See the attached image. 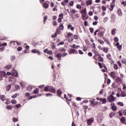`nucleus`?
Instances as JSON below:
<instances>
[{
    "label": "nucleus",
    "mask_w": 126,
    "mask_h": 126,
    "mask_svg": "<svg viewBox=\"0 0 126 126\" xmlns=\"http://www.w3.org/2000/svg\"><path fill=\"white\" fill-rule=\"evenodd\" d=\"M80 13L83 14L82 15L83 20H87V19L89 18V16L87 15V11H86V8L82 9L81 10Z\"/></svg>",
    "instance_id": "1"
},
{
    "label": "nucleus",
    "mask_w": 126,
    "mask_h": 126,
    "mask_svg": "<svg viewBox=\"0 0 126 126\" xmlns=\"http://www.w3.org/2000/svg\"><path fill=\"white\" fill-rule=\"evenodd\" d=\"M90 103H91V105H92L93 107H95V106H98L99 102L98 101H95L94 99H92L90 100Z\"/></svg>",
    "instance_id": "2"
},
{
    "label": "nucleus",
    "mask_w": 126,
    "mask_h": 126,
    "mask_svg": "<svg viewBox=\"0 0 126 126\" xmlns=\"http://www.w3.org/2000/svg\"><path fill=\"white\" fill-rule=\"evenodd\" d=\"M107 100H108L110 103H112V102L116 101V98L113 96V94H111L107 98Z\"/></svg>",
    "instance_id": "3"
},
{
    "label": "nucleus",
    "mask_w": 126,
    "mask_h": 126,
    "mask_svg": "<svg viewBox=\"0 0 126 126\" xmlns=\"http://www.w3.org/2000/svg\"><path fill=\"white\" fill-rule=\"evenodd\" d=\"M109 75H110L113 79H115L117 78V73L115 71H112L109 73Z\"/></svg>",
    "instance_id": "4"
},
{
    "label": "nucleus",
    "mask_w": 126,
    "mask_h": 126,
    "mask_svg": "<svg viewBox=\"0 0 126 126\" xmlns=\"http://www.w3.org/2000/svg\"><path fill=\"white\" fill-rule=\"evenodd\" d=\"M98 49L100 48V50H102L103 52H104V53H105L106 54H107V53H108V51H109V48L108 47H104L103 48L101 47V46H98Z\"/></svg>",
    "instance_id": "5"
},
{
    "label": "nucleus",
    "mask_w": 126,
    "mask_h": 126,
    "mask_svg": "<svg viewBox=\"0 0 126 126\" xmlns=\"http://www.w3.org/2000/svg\"><path fill=\"white\" fill-rule=\"evenodd\" d=\"M55 57L57 58L58 61H62V57H63V55L61 53H58L55 55Z\"/></svg>",
    "instance_id": "6"
},
{
    "label": "nucleus",
    "mask_w": 126,
    "mask_h": 126,
    "mask_svg": "<svg viewBox=\"0 0 126 126\" xmlns=\"http://www.w3.org/2000/svg\"><path fill=\"white\" fill-rule=\"evenodd\" d=\"M115 81L116 82V83H120L122 84L123 83V79H122V78H121V77H117L116 80Z\"/></svg>",
    "instance_id": "7"
},
{
    "label": "nucleus",
    "mask_w": 126,
    "mask_h": 126,
    "mask_svg": "<svg viewBox=\"0 0 126 126\" xmlns=\"http://www.w3.org/2000/svg\"><path fill=\"white\" fill-rule=\"evenodd\" d=\"M116 46L117 47V49H118L119 51L121 52V50H122V45H120V43L117 42L116 44Z\"/></svg>",
    "instance_id": "8"
},
{
    "label": "nucleus",
    "mask_w": 126,
    "mask_h": 126,
    "mask_svg": "<svg viewBox=\"0 0 126 126\" xmlns=\"http://www.w3.org/2000/svg\"><path fill=\"white\" fill-rule=\"evenodd\" d=\"M111 109L113 111H116L117 110V106L115 105V103H113L111 104Z\"/></svg>",
    "instance_id": "9"
},
{
    "label": "nucleus",
    "mask_w": 126,
    "mask_h": 126,
    "mask_svg": "<svg viewBox=\"0 0 126 126\" xmlns=\"http://www.w3.org/2000/svg\"><path fill=\"white\" fill-rule=\"evenodd\" d=\"M57 93L58 97H61V96H62V94H63V92L62 90H61V89H59L57 90Z\"/></svg>",
    "instance_id": "10"
},
{
    "label": "nucleus",
    "mask_w": 126,
    "mask_h": 126,
    "mask_svg": "<svg viewBox=\"0 0 126 126\" xmlns=\"http://www.w3.org/2000/svg\"><path fill=\"white\" fill-rule=\"evenodd\" d=\"M107 58L110 62H113V59H112V55L111 54L108 53L107 54Z\"/></svg>",
    "instance_id": "11"
},
{
    "label": "nucleus",
    "mask_w": 126,
    "mask_h": 126,
    "mask_svg": "<svg viewBox=\"0 0 126 126\" xmlns=\"http://www.w3.org/2000/svg\"><path fill=\"white\" fill-rule=\"evenodd\" d=\"M0 76H3L4 77H6L7 76V75H6V73L3 71L0 72Z\"/></svg>",
    "instance_id": "12"
},
{
    "label": "nucleus",
    "mask_w": 126,
    "mask_h": 126,
    "mask_svg": "<svg viewBox=\"0 0 126 126\" xmlns=\"http://www.w3.org/2000/svg\"><path fill=\"white\" fill-rule=\"evenodd\" d=\"M120 121L121 122V123H122V124L126 125V123H125V122H126V117H122L120 119Z\"/></svg>",
    "instance_id": "13"
},
{
    "label": "nucleus",
    "mask_w": 126,
    "mask_h": 126,
    "mask_svg": "<svg viewBox=\"0 0 126 126\" xmlns=\"http://www.w3.org/2000/svg\"><path fill=\"white\" fill-rule=\"evenodd\" d=\"M72 19H75V18H79V15L78 14H75L74 15L72 14Z\"/></svg>",
    "instance_id": "14"
},
{
    "label": "nucleus",
    "mask_w": 126,
    "mask_h": 126,
    "mask_svg": "<svg viewBox=\"0 0 126 126\" xmlns=\"http://www.w3.org/2000/svg\"><path fill=\"white\" fill-rule=\"evenodd\" d=\"M77 54V51L74 49H70L69 54Z\"/></svg>",
    "instance_id": "15"
},
{
    "label": "nucleus",
    "mask_w": 126,
    "mask_h": 126,
    "mask_svg": "<svg viewBox=\"0 0 126 126\" xmlns=\"http://www.w3.org/2000/svg\"><path fill=\"white\" fill-rule=\"evenodd\" d=\"M56 33L58 35H60V34H62V30H61L60 29H59V28H58L56 30Z\"/></svg>",
    "instance_id": "16"
},
{
    "label": "nucleus",
    "mask_w": 126,
    "mask_h": 126,
    "mask_svg": "<svg viewBox=\"0 0 126 126\" xmlns=\"http://www.w3.org/2000/svg\"><path fill=\"white\" fill-rule=\"evenodd\" d=\"M93 118H90L88 121H87V123L88 126H90L91 125V123H93Z\"/></svg>",
    "instance_id": "17"
},
{
    "label": "nucleus",
    "mask_w": 126,
    "mask_h": 126,
    "mask_svg": "<svg viewBox=\"0 0 126 126\" xmlns=\"http://www.w3.org/2000/svg\"><path fill=\"white\" fill-rule=\"evenodd\" d=\"M93 52L94 54V56H100L99 52H98V51H97L96 50H93Z\"/></svg>",
    "instance_id": "18"
},
{
    "label": "nucleus",
    "mask_w": 126,
    "mask_h": 126,
    "mask_svg": "<svg viewBox=\"0 0 126 126\" xmlns=\"http://www.w3.org/2000/svg\"><path fill=\"white\" fill-rule=\"evenodd\" d=\"M67 29H70L71 31H73V30H74V27H72V25H68Z\"/></svg>",
    "instance_id": "19"
},
{
    "label": "nucleus",
    "mask_w": 126,
    "mask_h": 126,
    "mask_svg": "<svg viewBox=\"0 0 126 126\" xmlns=\"http://www.w3.org/2000/svg\"><path fill=\"white\" fill-rule=\"evenodd\" d=\"M99 100L102 102V104H106V103H107V99H106V98H99Z\"/></svg>",
    "instance_id": "20"
},
{
    "label": "nucleus",
    "mask_w": 126,
    "mask_h": 126,
    "mask_svg": "<svg viewBox=\"0 0 126 126\" xmlns=\"http://www.w3.org/2000/svg\"><path fill=\"white\" fill-rule=\"evenodd\" d=\"M65 3H68V0H64V1L61 2V4L63 6H65Z\"/></svg>",
    "instance_id": "21"
},
{
    "label": "nucleus",
    "mask_w": 126,
    "mask_h": 126,
    "mask_svg": "<svg viewBox=\"0 0 126 126\" xmlns=\"http://www.w3.org/2000/svg\"><path fill=\"white\" fill-rule=\"evenodd\" d=\"M93 4V3H92V0H88L87 1V3H86V5L87 6H88L89 5H91Z\"/></svg>",
    "instance_id": "22"
},
{
    "label": "nucleus",
    "mask_w": 126,
    "mask_h": 126,
    "mask_svg": "<svg viewBox=\"0 0 126 126\" xmlns=\"http://www.w3.org/2000/svg\"><path fill=\"white\" fill-rule=\"evenodd\" d=\"M11 75L15 76V77H17V76H18V73L16 71H14L11 73Z\"/></svg>",
    "instance_id": "23"
},
{
    "label": "nucleus",
    "mask_w": 126,
    "mask_h": 126,
    "mask_svg": "<svg viewBox=\"0 0 126 126\" xmlns=\"http://www.w3.org/2000/svg\"><path fill=\"white\" fill-rule=\"evenodd\" d=\"M73 34L71 32H68L66 35V38H69L70 37H72Z\"/></svg>",
    "instance_id": "24"
},
{
    "label": "nucleus",
    "mask_w": 126,
    "mask_h": 126,
    "mask_svg": "<svg viewBox=\"0 0 126 126\" xmlns=\"http://www.w3.org/2000/svg\"><path fill=\"white\" fill-rule=\"evenodd\" d=\"M0 100H1V101H2L3 102L5 101V95H0Z\"/></svg>",
    "instance_id": "25"
},
{
    "label": "nucleus",
    "mask_w": 126,
    "mask_h": 126,
    "mask_svg": "<svg viewBox=\"0 0 126 126\" xmlns=\"http://www.w3.org/2000/svg\"><path fill=\"white\" fill-rule=\"evenodd\" d=\"M49 92H51V93H56V89L54 88H51L49 89Z\"/></svg>",
    "instance_id": "26"
},
{
    "label": "nucleus",
    "mask_w": 126,
    "mask_h": 126,
    "mask_svg": "<svg viewBox=\"0 0 126 126\" xmlns=\"http://www.w3.org/2000/svg\"><path fill=\"white\" fill-rule=\"evenodd\" d=\"M117 13L119 16H122V15H123V13L122 12V10L121 9H118Z\"/></svg>",
    "instance_id": "27"
},
{
    "label": "nucleus",
    "mask_w": 126,
    "mask_h": 126,
    "mask_svg": "<svg viewBox=\"0 0 126 126\" xmlns=\"http://www.w3.org/2000/svg\"><path fill=\"white\" fill-rule=\"evenodd\" d=\"M116 31H117V29L116 28L112 29L111 31V34L115 35Z\"/></svg>",
    "instance_id": "28"
},
{
    "label": "nucleus",
    "mask_w": 126,
    "mask_h": 126,
    "mask_svg": "<svg viewBox=\"0 0 126 126\" xmlns=\"http://www.w3.org/2000/svg\"><path fill=\"white\" fill-rule=\"evenodd\" d=\"M114 7H115V5H114L113 4H111L110 7H109V10L110 11H113Z\"/></svg>",
    "instance_id": "29"
},
{
    "label": "nucleus",
    "mask_w": 126,
    "mask_h": 126,
    "mask_svg": "<svg viewBox=\"0 0 126 126\" xmlns=\"http://www.w3.org/2000/svg\"><path fill=\"white\" fill-rule=\"evenodd\" d=\"M6 109L7 110H12V106L9 105L6 106Z\"/></svg>",
    "instance_id": "30"
},
{
    "label": "nucleus",
    "mask_w": 126,
    "mask_h": 126,
    "mask_svg": "<svg viewBox=\"0 0 126 126\" xmlns=\"http://www.w3.org/2000/svg\"><path fill=\"white\" fill-rule=\"evenodd\" d=\"M58 28L61 30H63L64 27L63 26V24H60L59 25V28Z\"/></svg>",
    "instance_id": "31"
},
{
    "label": "nucleus",
    "mask_w": 126,
    "mask_h": 126,
    "mask_svg": "<svg viewBox=\"0 0 126 126\" xmlns=\"http://www.w3.org/2000/svg\"><path fill=\"white\" fill-rule=\"evenodd\" d=\"M33 93V94H38V93H39V89L36 88L35 90H34Z\"/></svg>",
    "instance_id": "32"
},
{
    "label": "nucleus",
    "mask_w": 126,
    "mask_h": 126,
    "mask_svg": "<svg viewBox=\"0 0 126 126\" xmlns=\"http://www.w3.org/2000/svg\"><path fill=\"white\" fill-rule=\"evenodd\" d=\"M98 60L99 62H101V63H102V62H104V58H103V57L99 56L98 57Z\"/></svg>",
    "instance_id": "33"
},
{
    "label": "nucleus",
    "mask_w": 126,
    "mask_h": 126,
    "mask_svg": "<svg viewBox=\"0 0 126 126\" xmlns=\"http://www.w3.org/2000/svg\"><path fill=\"white\" fill-rule=\"evenodd\" d=\"M98 42L100 44V45H104V44H105V42H104L102 39H98Z\"/></svg>",
    "instance_id": "34"
},
{
    "label": "nucleus",
    "mask_w": 126,
    "mask_h": 126,
    "mask_svg": "<svg viewBox=\"0 0 126 126\" xmlns=\"http://www.w3.org/2000/svg\"><path fill=\"white\" fill-rule=\"evenodd\" d=\"M43 7L44 8H49V4L47 3H44L43 5Z\"/></svg>",
    "instance_id": "35"
},
{
    "label": "nucleus",
    "mask_w": 126,
    "mask_h": 126,
    "mask_svg": "<svg viewBox=\"0 0 126 126\" xmlns=\"http://www.w3.org/2000/svg\"><path fill=\"white\" fill-rule=\"evenodd\" d=\"M103 40L105 41V42H106V43L107 44H108V45H110L111 43H110V40H109V39H107V38H103Z\"/></svg>",
    "instance_id": "36"
},
{
    "label": "nucleus",
    "mask_w": 126,
    "mask_h": 126,
    "mask_svg": "<svg viewBox=\"0 0 126 126\" xmlns=\"http://www.w3.org/2000/svg\"><path fill=\"white\" fill-rule=\"evenodd\" d=\"M99 117L100 116L98 115L97 122H98V123H102V120H103V116H101V118H100Z\"/></svg>",
    "instance_id": "37"
},
{
    "label": "nucleus",
    "mask_w": 126,
    "mask_h": 126,
    "mask_svg": "<svg viewBox=\"0 0 126 126\" xmlns=\"http://www.w3.org/2000/svg\"><path fill=\"white\" fill-rule=\"evenodd\" d=\"M121 97H126V94L125 92H122L121 95Z\"/></svg>",
    "instance_id": "38"
},
{
    "label": "nucleus",
    "mask_w": 126,
    "mask_h": 126,
    "mask_svg": "<svg viewBox=\"0 0 126 126\" xmlns=\"http://www.w3.org/2000/svg\"><path fill=\"white\" fill-rule=\"evenodd\" d=\"M10 88H11V85H8L6 87V91H9V90H10Z\"/></svg>",
    "instance_id": "39"
},
{
    "label": "nucleus",
    "mask_w": 126,
    "mask_h": 126,
    "mask_svg": "<svg viewBox=\"0 0 126 126\" xmlns=\"http://www.w3.org/2000/svg\"><path fill=\"white\" fill-rule=\"evenodd\" d=\"M115 115H116V114L114 112H112L111 113H110L109 117L110 118H113V117H115Z\"/></svg>",
    "instance_id": "40"
},
{
    "label": "nucleus",
    "mask_w": 126,
    "mask_h": 126,
    "mask_svg": "<svg viewBox=\"0 0 126 126\" xmlns=\"http://www.w3.org/2000/svg\"><path fill=\"white\" fill-rule=\"evenodd\" d=\"M17 96H19V94H15L12 95L11 96V97H12L13 99H15V98H16Z\"/></svg>",
    "instance_id": "41"
},
{
    "label": "nucleus",
    "mask_w": 126,
    "mask_h": 126,
    "mask_svg": "<svg viewBox=\"0 0 126 126\" xmlns=\"http://www.w3.org/2000/svg\"><path fill=\"white\" fill-rule=\"evenodd\" d=\"M73 38L75 40H78V39H79V36L77 34H74L73 35Z\"/></svg>",
    "instance_id": "42"
},
{
    "label": "nucleus",
    "mask_w": 126,
    "mask_h": 126,
    "mask_svg": "<svg viewBox=\"0 0 126 126\" xmlns=\"http://www.w3.org/2000/svg\"><path fill=\"white\" fill-rule=\"evenodd\" d=\"M51 46L52 49H55L56 48V44H55L54 42H52L51 44Z\"/></svg>",
    "instance_id": "43"
},
{
    "label": "nucleus",
    "mask_w": 126,
    "mask_h": 126,
    "mask_svg": "<svg viewBox=\"0 0 126 126\" xmlns=\"http://www.w3.org/2000/svg\"><path fill=\"white\" fill-rule=\"evenodd\" d=\"M50 90V89H49V87L48 86H46L44 88V91L45 92H49Z\"/></svg>",
    "instance_id": "44"
},
{
    "label": "nucleus",
    "mask_w": 126,
    "mask_h": 126,
    "mask_svg": "<svg viewBox=\"0 0 126 126\" xmlns=\"http://www.w3.org/2000/svg\"><path fill=\"white\" fill-rule=\"evenodd\" d=\"M43 22H44V24H46V20H47V19H48V16H47V15H45L44 17H43Z\"/></svg>",
    "instance_id": "45"
},
{
    "label": "nucleus",
    "mask_w": 126,
    "mask_h": 126,
    "mask_svg": "<svg viewBox=\"0 0 126 126\" xmlns=\"http://www.w3.org/2000/svg\"><path fill=\"white\" fill-rule=\"evenodd\" d=\"M117 104L118 106H120L121 107H123V106H124V103L122 102H118Z\"/></svg>",
    "instance_id": "46"
},
{
    "label": "nucleus",
    "mask_w": 126,
    "mask_h": 126,
    "mask_svg": "<svg viewBox=\"0 0 126 126\" xmlns=\"http://www.w3.org/2000/svg\"><path fill=\"white\" fill-rule=\"evenodd\" d=\"M12 104H17V101L15 99H12L11 101Z\"/></svg>",
    "instance_id": "47"
},
{
    "label": "nucleus",
    "mask_w": 126,
    "mask_h": 126,
    "mask_svg": "<svg viewBox=\"0 0 126 126\" xmlns=\"http://www.w3.org/2000/svg\"><path fill=\"white\" fill-rule=\"evenodd\" d=\"M79 46L76 45L75 44H73L72 46H71V48H75V49H77Z\"/></svg>",
    "instance_id": "48"
},
{
    "label": "nucleus",
    "mask_w": 126,
    "mask_h": 126,
    "mask_svg": "<svg viewBox=\"0 0 126 126\" xmlns=\"http://www.w3.org/2000/svg\"><path fill=\"white\" fill-rule=\"evenodd\" d=\"M27 90H28V91H31L32 90V86H29L27 87Z\"/></svg>",
    "instance_id": "49"
},
{
    "label": "nucleus",
    "mask_w": 126,
    "mask_h": 126,
    "mask_svg": "<svg viewBox=\"0 0 126 126\" xmlns=\"http://www.w3.org/2000/svg\"><path fill=\"white\" fill-rule=\"evenodd\" d=\"M16 59V57H15V56H12L11 57V60L12 62H14Z\"/></svg>",
    "instance_id": "50"
},
{
    "label": "nucleus",
    "mask_w": 126,
    "mask_h": 126,
    "mask_svg": "<svg viewBox=\"0 0 126 126\" xmlns=\"http://www.w3.org/2000/svg\"><path fill=\"white\" fill-rule=\"evenodd\" d=\"M6 102H5V104H6V105H8L9 104H10V102L9 101V99L6 98Z\"/></svg>",
    "instance_id": "51"
},
{
    "label": "nucleus",
    "mask_w": 126,
    "mask_h": 126,
    "mask_svg": "<svg viewBox=\"0 0 126 126\" xmlns=\"http://www.w3.org/2000/svg\"><path fill=\"white\" fill-rule=\"evenodd\" d=\"M83 108L84 110H85V112H86V110H87V109H88V106L83 105Z\"/></svg>",
    "instance_id": "52"
},
{
    "label": "nucleus",
    "mask_w": 126,
    "mask_h": 126,
    "mask_svg": "<svg viewBox=\"0 0 126 126\" xmlns=\"http://www.w3.org/2000/svg\"><path fill=\"white\" fill-rule=\"evenodd\" d=\"M111 18H112V19H113L114 20H116V15H115V14H112Z\"/></svg>",
    "instance_id": "53"
},
{
    "label": "nucleus",
    "mask_w": 126,
    "mask_h": 126,
    "mask_svg": "<svg viewBox=\"0 0 126 126\" xmlns=\"http://www.w3.org/2000/svg\"><path fill=\"white\" fill-rule=\"evenodd\" d=\"M59 18H61L62 19H63V13H61L59 14Z\"/></svg>",
    "instance_id": "54"
},
{
    "label": "nucleus",
    "mask_w": 126,
    "mask_h": 126,
    "mask_svg": "<svg viewBox=\"0 0 126 126\" xmlns=\"http://www.w3.org/2000/svg\"><path fill=\"white\" fill-rule=\"evenodd\" d=\"M76 8H77L78 9H81V8H82V7L81 6V5H80V4H78L76 5Z\"/></svg>",
    "instance_id": "55"
},
{
    "label": "nucleus",
    "mask_w": 126,
    "mask_h": 126,
    "mask_svg": "<svg viewBox=\"0 0 126 126\" xmlns=\"http://www.w3.org/2000/svg\"><path fill=\"white\" fill-rule=\"evenodd\" d=\"M28 50H29V46L28 45H27L26 46V51H25V53H27V52H28Z\"/></svg>",
    "instance_id": "56"
},
{
    "label": "nucleus",
    "mask_w": 126,
    "mask_h": 126,
    "mask_svg": "<svg viewBox=\"0 0 126 126\" xmlns=\"http://www.w3.org/2000/svg\"><path fill=\"white\" fill-rule=\"evenodd\" d=\"M30 95H31L30 93H26L25 94V96L27 97L28 98H29L30 97Z\"/></svg>",
    "instance_id": "57"
},
{
    "label": "nucleus",
    "mask_w": 126,
    "mask_h": 126,
    "mask_svg": "<svg viewBox=\"0 0 126 126\" xmlns=\"http://www.w3.org/2000/svg\"><path fill=\"white\" fill-rule=\"evenodd\" d=\"M15 89L16 90H19L20 89V86L18 85H16Z\"/></svg>",
    "instance_id": "58"
},
{
    "label": "nucleus",
    "mask_w": 126,
    "mask_h": 126,
    "mask_svg": "<svg viewBox=\"0 0 126 126\" xmlns=\"http://www.w3.org/2000/svg\"><path fill=\"white\" fill-rule=\"evenodd\" d=\"M114 68L117 70V69H118L119 68V67H118V64H114Z\"/></svg>",
    "instance_id": "59"
},
{
    "label": "nucleus",
    "mask_w": 126,
    "mask_h": 126,
    "mask_svg": "<svg viewBox=\"0 0 126 126\" xmlns=\"http://www.w3.org/2000/svg\"><path fill=\"white\" fill-rule=\"evenodd\" d=\"M69 4L70 6H72L73 4H74V2L73 1H71V2H69Z\"/></svg>",
    "instance_id": "60"
},
{
    "label": "nucleus",
    "mask_w": 126,
    "mask_h": 126,
    "mask_svg": "<svg viewBox=\"0 0 126 126\" xmlns=\"http://www.w3.org/2000/svg\"><path fill=\"white\" fill-rule=\"evenodd\" d=\"M53 26H57L58 25V23L56 21L53 22Z\"/></svg>",
    "instance_id": "61"
},
{
    "label": "nucleus",
    "mask_w": 126,
    "mask_h": 126,
    "mask_svg": "<svg viewBox=\"0 0 126 126\" xmlns=\"http://www.w3.org/2000/svg\"><path fill=\"white\" fill-rule=\"evenodd\" d=\"M57 35H58V34L55 32V33L54 34H52L51 37L52 38H56V37H57Z\"/></svg>",
    "instance_id": "62"
},
{
    "label": "nucleus",
    "mask_w": 126,
    "mask_h": 126,
    "mask_svg": "<svg viewBox=\"0 0 126 126\" xmlns=\"http://www.w3.org/2000/svg\"><path fill=\"white\" fill-rule=\"evenodd\" d=\"M98 36L100 38H101V37H103V36H104L102 33H101V32H98L97 33Z\"/></svg>",
    "instance_id": "63"
},
{
    "label": "nucleus",
    "mask_w": 126,
    "mask_h": 126,
    "mask_svg": "<svg viewBox=\"0 0 126 126\" xmlns=\"http://www.w3.org/2000/svg\"><path fill=\"white\" fill-rule=\"evenodd\" d=\"M98 66H99V68H103V65L100 63H98Z\"/></svg>",
    "instance_id": "64"
}]
</instances>
